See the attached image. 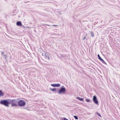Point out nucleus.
Here are the masks:
<instances>
[{"instance_id":"f257e3e1","label":"nucleus","mask_w":120,"mask_h":120,"mask_svg":"<svg viewBox=\"0 0 120 120\" xmlns=\"http://www.w3.org/2000/svg\"><path fill=\"white\" fill-rule=\"evenodd\" d=\"M10 103V99H7L5 100H1L0 101V104L7 107H8L9 106Z\"/></svg>"},{"instance_id":"f03ea898","label":"nucleus","mask_w":120,"mask_h":120,"mask_svg":"<svg viewBox=\"0 0 120 120\" xmlns=\"http://www.w3.org/2000/svg\"><path fill=\"white\" fill-rule=\"evenodd\" d=\"M42 55L44 56L45 59L49 60L51 57L50 54L48 52L45 51L42 52Z\"/></svg>"},{"instance_id":"7ed1b4c3","label":"nucleus","mask_w":120,"mask_h":120,"mask_svg":"<svg viewBox=\"0 0 120 120\" xmlns=\"http://www.w3.org/2000/svg\"><path fill=\"white\" fill-rule=\"evenodd\" d=\"M10 104H11L12 107H16L18 106L17 104V101L15 99L11 100L10 99Z\"/></svg>"},{"instance_id":"20e7f679","label":"nucleus","mask_w":120,"mask_h":120,"mask_svg":"<svg viewBox=\"0 0 120 120\" xmlns=\"http://www.w3.org/2000/svg\"><path fill=\"white\" fill-rule=\"evenodd\" d=\"M18 105L21 107L24 106L26 104L25 101L22 100H19L18 101Z\"/></svg>"},{"instance_id":"39448f33","label":"nucleus","mask_w":120,"mask_h":120,"mask_svg":"<svg viewBox=\"0 0 120 120\" xmlns=\"http://www.w3.org/2000/svg\"><path fill=\"white\" fill-rule=\"evenodd\" d=\"M66 91V90L64 86H62L61 88L59 90L58 94H60L64 93Z\"/></svg>"},{"instance_id":"423d86ee","label":"nucleus","mask_w":120,"mask_h":120,"mask_svg":"<svg viewBox=\"0 0 120 120\" xmlns=\"http://www.w3.org/2000/svg\"><path fill=\"white\" fill-rule=\"evenodd\" d=\"M93 100L95 104L98 105V101L97 100L96 96L94 95L93 96Z\"/></svg>"},{"instance_id":"0eeeda50","label":"nucleus","mask_w":120,"mask_h":120,"mask_svg":"<svg viewBox=\"0 0 120 120\" xmlns=\"http://www.w3.org/2000/svg\"><path fill=\"white\" fill-rule=\"evenodd\" d=\"M98 56L99 59L103 63L106 64V63L105 62L104 60L101 58L99 54H98Z\"/></svg>"},{"instance_id":"6e6552de","label":"nucleus","mask_w":120,"mask_h":120,"mask_svg":"<svg viewBox=\"0 0 120 120\" xmlns=\"http://www.w3.org/2000/svg\"><path fill=\"white\" fill-rule=\"evenodd\" d=\"M51 85L53 87H59L60 86V84L59 83L51 84Z\"/></svg>"},{"instance_id":"1a4fd4ad","label":"nucleus","mask_w":120,"mask_h":120,"mask_svg":"<svg viewBox=\"0 0 120 120\" xmlns=\"http://www.w3.org/2000/svg\"><path fill=\"white\" fill-rule=\"evenodd\" d=\"M16 25L17 26H20L22 25L21 22L20 21H18L16 22Z\"/></svg>"},{"instance_id":"9d476101","label":"nucleus","mask_w":120,"mask_h":120,"mask_svg":"<svg viewBox=\"0 0 120 120\" xmlns=\"http://www.w3.org/2000/svg\"><path fill=\"white\" fill-rule=\"evenodd\" d=\"M88 36L87 34H86L85 36L82 38V39L83 40H86V41L87 40V38H86Z\"/></svg>"},{"instance_id":"9b49d317","label":"nucleus","mask_w":120,"mask_h":120,"mask_svg":"<svg viewBox=\"0 0 120 120\" xmlns=\"http://www.w3.org/2000/svg\"><path fill=\"white\" fill-rule=\"evenodd\" d=\"M77 98L81 101H83L84 100L83 98H81L79 97H77Z\"/></svg>"},{"instance_id":"f8f14e48","label":"nucleus","mask_w":120,"mask_h":120,"mask_svg":"<svg viewBox=\"0 0 120 120\" xmlns=\"http://www.w3.org/2000/svg\"><path fill=\"white\" fill-rule=\"evenodd\" d=\"M4 95V93L2 92V90H0V96Z\"/></svg>"},{"instance_id":"ddd939ff","label":"nucleus","mask_w":120,"mask_h":120,"mask_svg":"<svg viewBox=\"0 0 120 120\" xmlns=\"http://www.w3.org/2000/svg\"><path fill=\"white\" fill-rule=\"evenodd\" d=\"M50 90L51 91H55L56 90V88H53V89H52L51 88H50Z\"/></svg>"},{"instance_id":"4468645a","label":"nucleus","mask_w":120,"mask_h":120,"mask_svg":"<svg viewBox=\"0 0 120 120\" xmlns=\"http://www.w3.org/2000/svg\"><path fill=\"white\" fill-rule=\"evenodd\" d=\"M90 34L91 35L92 37H93L94 36V34L91 31L90 32Z\"/></svg>"},{"instance_id":"2eb2a0df","label":"nucleus","mask_w":120,"mask_h":120,"mask_svg":"<svg viewBox=\"0 0 120 120\" xmlns=\"http://www.w3.org/2000/svg\"><path fill=\"white\" fill-rule=\"evenodd\" d=\"M4 58L6 60H7V55L6 54L4 55Z\"/></svg>"},{"instance_id":"dca6fc26","label":"nucleus","mask_w":120,"mask_h":120,"mask_svg":"<svg viewBox=\"0 0 120 120\" xmlns=\"http://www.w3.org/2000/svg\"><path fill=\"white\" fill-rule=\"evenodd\" d=\"M97 114L99 116H100V117H101V115L98 112H97Z\"/></svg>"},{"instance_id":"f3484780","label":"nucleus","mask_w":120,"mask_h":120,"mask_svg":"<svg viewBox=\"0 0 120 120\" xmlns=\"http://www.w3.org/2000/svg\"><path fill=\"white\" fill-rule=\"evenodd\" d=\"M74 118H75V119L77 120V119H78V117L77 116H74Z\"/></svg>"},{"instance_id":"a211bd4d","label":"nucleus","mask_w":120,"mask_h":120,"mask_svg":"<svg viewBox=\"0 0 120 120\" xmlns=\"http://www.w3.org/2000/svg\"><path fill=\"white\" fill-rule=\"evenodd\" d=\"M86 101L87 102H89L90 101V100L88 99H86Z\"/></svg>"},{"instance_id":"6ab92c4d","label":"nucleus","mask_w":120,"mask_h":120,"mask_svg":"<svg viewBox=\"0 0 120 120\" xmlns=\"http://www.w3.org/2000/svg\"><path fill=\"white\" fill-rule=\"evenodd\" d=\"M4 54V52H1V54L2 55H3L4 56V55H5Z\"/></svg>"},{"instance_id":"aec40b11","label":"nucleus","mask_w":120,"mask_h":120,"mask_svg":"<svg viewBox=\"0 0 120 120\" xmlns=\"http://www.w3.org/2000/svg\"><path fill=\"white\" fill-rule=\"evenodd\" d=\"M63 120H68V119H67L66 118L64 117L63 118Z\"/></svg>"},{"instance_id":"412c9836","label":"nucleus","mask_w":120,"mask_h":120,"mask_svg":"<svg viewBox=\"0 0 120 120\" xmlns=\"http://www.w3.org/2000/svg\"><path fill=\"white\" fill-rule=\"evenodd\" d=\"M57 26V25H53V26Z\"/></svg>"},{"instance_id":"4be33fe9","label":"nucleus","mask_w":120,"mask_h":120,"mask_svg":"<svg viewBox=\"0 0 120 120\" xmlns=\"http://www.w3.org/2000/svg\"><path fill=\"white\" fill-rule=\"evenodd\" d=\"M61 57H62V56H62V55H61Z\"/></svg>"}]
</instances>
